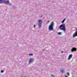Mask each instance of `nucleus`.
I'll list each match as a JSON object with an SVG mask.
<instances>
[{
  "instance_id": "4468645a",
  "label": "nucleus",
  "mask_w": 77,
  "mask_h": 77,
  "mask_svg": "<svg viewBox=\"0 0 77 77\" xmlns=\"http://www.w3.org/2000/svg\"><path fill=\"white\" fill-rule=\"evenodd\" d=\"M58 35H61V32H58Z\"/></svg>"
},
{
  "instance_id": "0eeeda50",
  "label": "nucleus",
  "mask_w": 77,
  "mask_h": 77,
  "mask_svg": "<svg viewBox=\"0 0 77 77\" xmlns=\"http://www.w3.org/2000/svg\"><path fill=\"white\" fill-rule=\"evenodd\" d=\"M71 51L72 52H73V51H75L76 50H77V48H72V49H71Z\"/></svg>"
},
{
  "instance_id": "6ab92c4d",
  "label": "nucleus",
  "mask_w": 77,
  "mask_h": 77,
  "mask_svg": "<svg viewBox=\"0 0 77 77\" xmlns=\"http://www.w3.org/2000/svg\"><path fill=\"white\" fill-rule=\"evenodd\" d=\"M2 1V0H0V3Z\"/></svg>"
},
{
  "instance_id": "f257e3e1",
  "label": "nucleus",
  "mask_w": 77,
  "mask_h": 77,
  "mask_svg": "<svg viewBox=\"0 0 77 77\" xmlns=\"http://www.w3.org/2000/svg\"><path fill=\"white\" fill-rule=\"evenodd\" d=\"M53 26H54V22H51V23L50 25L49 26V30H53Z\"/></svg>"
},
{
  "instance_id": "dca6fc26",
  "label": "nucleus",
  "mask_w": 77,
  "mask_h": 77,
  "mask_svg": "<svg viewBox=\"0 0 77 77\" xmlns=\"http://www.w3.org/2000/svg\"><path fill=\"white\" fill-rule=\"evenodd\" d=\"M1 72H2V73L3 72V70H1Z\"/></svg>"
},
{
  "instance_id": "ddd939ff",
  "label": "nucleus",
  "mask_w": 77,
  "mask_h": 77,
  "mask_svg": "<svg viewBox=\"0 0 77 77\" xmlns=\"http://www.w3.org/2000/svg\"><path fill=\"white\" fill-rule=\"evenodd\" d=\"M50 22V21L49 20H48L47 21V22H46V24H48V23Z\"/></svg>"
},
{
  "instance_id": "9b49d317",
  "label": "nucleus",
  "mask_w": 77,
  "mask_h": 77,
  "mask_svg": "<svg viewBox=\"0 0 77 77\" xmlns=\"http://www.w3.org/2000/svg\"><path fill=\"white\" fill-rule=\"evenodd\" d=\"M66 74L67 75H68V76H69V72H67Z\"/></svg>"
},
{
  "instance_id": "a211bd4d",
  "label": "nucleus",
  "mask_w": 77,
  "mask_h": 77,
  "mask_svg": "<svg viewBox=\"0 0 77 77\" xmlns=\"http://www.w3.org/2000/svg\"><path fill=\"white\" fill-rule=\"evenodd\" d=\"M34 27H35V25H34Z\"/></svg>"
},
{
  "instance_id": "1a4fd4ad",
  "label": "nucleus",
  "mask_w": 77,
  "mask_h": 77,
  "mask_svg": "<svg viewBox=\"0 0 77 77\" xmlns=\"http://www.w3.org/2000/svg\"><path fill=\"white\" fill-rule=\"evenodd\" d=\"M64 72V70H63V69L61 70V72L62 73V74H63Z\"/></svg>"
},
{
  "instance_id": "7ed1b4c3",
  "label": "nucleus",
  "mask_w": 77,
  "mask_h": 77,
  "mask_svg": "<svg viewBox=\"0 0 77 77\" xmlns=\"http://www.w3.org/2000/svg\"><path fill=\"white\" fill-rule=\"evenodd\" d=\"M9 3V1L2 0V1H1L0 4L4 3L5 4H8Z\"/></svg>"
},
{
  "instance_id": "39448f33",
  "label": "nucleus",
  "mask_w": 77,
  "mask_h": 77,
  "mask_svg": "<svg viewBox=\"0 0 77 77\" xmlns=\"http://www.w3.org/2000/svg\"><path fill=\"white\" fill-rule=\"evenodd\" d=\"M75 36H77V29L75 32L72 35L73 38H75Z\"/></svg>"
},
{
  "instance_id": "6e6552de",
  "label": "nucleus",
  "mask_w": 77,
  "mask_h": 77,
  "mask_svg": "<svg viewBox=\"0 0 77 77\" xmlns=\"http://www.w3.org/2000/svg\"><path fill=\"white\" fill-rule=\"evenodd\" d=\"M33 61V59L32 58H30L29 60V63H32Z\"/></svg>"
},
{
  "instance_id": "f03ea898",
  "label": "nucleus",
  "mask_w": 77,
  "mask_h": 77,
  "mask_svg": "<svg viewBox=\"0 0 77 77\" xmlns=\"http://www.w3.org/2000/svg\"><path fill=\"white\" fill-rule=\"evenodd\" d=\"M59 27H60V30H63L64 32H65V25L63 24H62L60 25Z\"/></svg>"
},
{
  "instance_id": "9d476101",
  "label": "nucleus",
  "mask_w": 77,
  "mask_h": 77,
  "mask_svg": "<svg viewBox=\"0 0 77 77\" xmlns=\"http://www.w3.org/2000/svg\"><path fill=\"white\" fill-rule=\"evenodd\" d=\"M65 21V19H64L62 21V23H63Z\"/></svg>"
},
{
  "instance_id": "f3484780",
  "label": "nucleus",
  "mask_w": 77,
  "mask_h": 77,
  "mask_svg": "<svg viewBox=\"0 0 77 77\" xmlns=\"http://www.w3.org/2000/svg\"><path fill=\"white\" fill-rule=\"evenodd\" d=\"M65 77H68V76L66 75H65Z\"/></svg>"
},
{
  "instance_id": "20e7f679",
  "label": "nucleus",
  "mask_w": 77,
  "mask_h": 77,
  "mask_svg": "<svg viewBox=\"0 0 77 77\" xmlns=\"http://www.w3.org/2000/svg\"><path fill=\"white\" fill-rule=\"evenodd\" d=\"M38 22L39 24V26L38 27L39 28H41V24L42 23V20H38Z\"/></svg>"
},
{
  "instance_id": "aec40b11",
  "label": "nucleus",
  "mask_w": 77,
  "mask_h": 77,
  "mask_svg": "<svg viewBox=\"0 0 77 77\" xmlns=\"http://www.w3.org/2000/svg\"><path fill=\"white\" fill-rule=\"evenodd\" d=\"M62 51V53H63V51Z\"/></svg>"
},
{
  "instance_id": "2eb2a0df",
  "label": "nucleus",
  "mask_w": 77,
  "mask_h": 77,
  "mask_svg": "<svg viewBox=\"0 0 77 77\" xmlns=\"http://www.w3.org/2000/svg\"><path fill=\"white\" fill-rule=\"evenodd\" d=\"M51 76H52V77H55V76L53 75H51Z\"/></svg>"
},
{
  "instance_id": "423d86ee",
  "label": "nucleus",
  "mask_w": 77,
  "mask_h": 77,
  "mask_svg": "<svg viewBox=\"0 0 77 77\" xmlns=\"http://www.w3.org/2000/svg\"><path fill=\"white\" fill-rule=\"evenodd\" d=\"M72 54H71L69 55L67 58V60H70V59H71L72 58Z\"/></svg>"
},
{
  "instance_id": "f8f14e48",
  "label": "nucleus",
  "mask_w": 77,
  "mask_h": 77,
  "mask_svg": "<svg viewBox=\"0 0 77 77\" xmlns=\"http://www.w3.org/2000/svg\"><path fill=\"white\" fill-rule=\"evenodd\" d=\"M29 56H33V54H29Z\"/></svg>"
}]
</instances>
